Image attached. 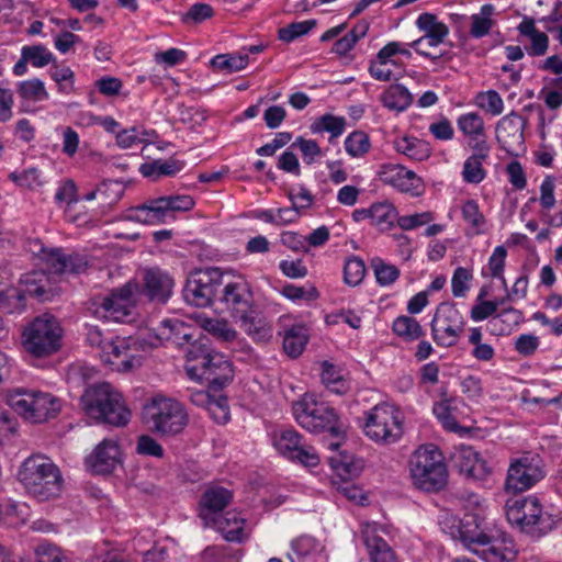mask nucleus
Listing matches in <instances>:
<instances>
[{
	"label": "nucleus",
	"mask_w": 562,
	"mask_h": 562,
	"mask_svg": "<svg viewBox=\"0 0 562 562\" xmlns=\"http://www.w3.org/2000/svg\"><path fill=\"white\" fill-rule=\"evenodd\" d=\"M459 537L464 547L484 562H504L510 551L503 548L498 538L488 535L479 524L477 517L468 515L458 527Z\"/></svg>",
	"instance_id": "obj_7"
},
{
	"label": "nucleus",
	"mask_w": 562,
	"mask_h": 562,
	"mask_svg": "<svg viewBox=\"0 0 562 562\" xmlns=\"http://www.w3.org/2000/svg\"><path fill=\"white\" fill-rule=\"evenodd\" d=\"M452 461L460 473L467 477L482 481L490 474L486 461L471 446L461 445L453 453Z\"/></svg>",
	"instance_id": "obj_23"
},
{
	"label": "nucleus",
	"mask_w": 562,
	"mask_h": 562,
	"mask_svg": "<svg viewBox=\"0 0 562 562\" xmlns=\"http://www.w3.org/2000/svg\"><path fill=\"white\" fill-rule=\"evenodd\" d=\"M195 331V328L192 326L180 319L172 318L161 321L158 336L160 339H165L177 347L182 348L187 346V350L196 340L194 339Z\"/></svg>",
	"instance_id": "obj_30"
},
{
	"label": "nucleus",
	"mask_w": 562,
	"mask_h": 562,
	"mask_svg": "<svg viewBox=\"0 0 562 562\" xmlns=\"http://www.w3.org/2000/svg\"><path fill=\"white\" fill-rule=\"evenodd\" d=\"M308 340V330L304 325H293L283 337V349L291 358H297Z\"/></svg>",
	"instance_id": "obj_37"
},
{
	"label": "nucleus",
	"mask_w": 562,
	"mask_h": 562,
	"mask_svg": "<svg viewBox=\"0 0 562 562\" xmlns=\"http://www.w3.org/2000/svg\"><path fill=\"white\" fill-rule=\"evenodd\" d=\"M539 498L533 495L507 499L505 513L508 522L518 527L522 532V527L528 522L532 513H539Z\"/></svg>",
	"instance_id": "obj_28"
},
{
	"label": "nucleus",
	"mask_w": 562,
	"mask_h": 562,
	"mask_svg": "<svg viewBox=\"0 0 562 562\" xmlns=\"http://www.w3.org/2000/svg\"><path fill=\"white\" fill-rule=\"evenodd\" d=\"M379 177L383 183L402 192L419 195L423 191L422 179L413 170L406 169L402 165H384L379 172Z\"/></svg>",
	"instance_id": "obj_20"
},
{
	"label": "nucleus",
	"mask_w": 562,
	"mask_h": 562,
	"mask_svg": "<svg viewBox=\"0 0 562 562\" xmlns=\"http://www.w3.org/2000/svg\"><path fill=\"white\" fill-rule=\"evenodd\" d=\"M396 217L395 207L389 202H378L371 205V223L382 229L393 225Z\"/></svg>",
	"instance_id": "obj_47"
},
{
	"label": "nucleus",
	"mask_w": 562,
	"mask_h": 562,
	"mask_svg": "<svg viewBox=\"0 0 562 562\" xmlns=\"http://www.w3.org/2000/svg\"><path fill=\"white\" fill-rule=\"evenodd\" d=\"M136 286L127 283L112 291L108 296L93 297L89 311L97 317L116 323H130L134 319V292Z\"/></svg>",
	"instance_id": "obj_12"
},
{
	"label": "nucleus",
	"mask_w": 562,
	"mask_h": 562,
	"mask_svg": "<svg viewBox=\"0 0 562 562\" xmlns=\"http://www.w3.org/2000/svg\"><path fill=\"white\" fill-rule=\"evenodd\" d=\"M295 420L311 432L328 431L334 436L340 432L339 417L327 403L317 402L313 395L304 394L293 404Z\"/></svg>",
	"instance_id": "obj_9"
},
{
	"label": "nucleus",
	"mask_w": 562,
	"mask_h": 562,
	"mask_svg": "<svg viewBox=\"0 0 562 562\" xmlns=\"http://www.w3.org/2000/svg\"><path fill=\"white\" fill-rule=\"evenodd\" d=\"M507 256V251L504 246H497L492 256L488 259V269L490 273L493 278H497L502 280L504 286H506V280L503 276V270L505 266V259Z\"/></svg>",
	"instance_id": "obj_62"
},
{
	"label": "nucleus",
	"mask_w": 562,
	"mask_h": 562,
	"mask_svg": "<svg viewBox=\"0 0 562 562\" xmlns=\"http://www.w3.org/2000/svg\"><path fill=\"white\" fill-rule=\"evenodd\" d=\"M202 327L211 335L223 341H233L237 337V331L226 319L205 318Z\"/></svg>",
	"instance_id": "obj_48"
},
{
	"label": "nucleus",
	"mask_w": 562,
	"mask_h": 562,
	"mask_svg": "<svg viewBox=\"0 0 562 562\" xmlns=\"http://www.w3.org/2000/svg\"><path fill=\"white\" fill-rule=\"evenodd\" d=\"M25 59L35 68H43L56 61L54 54L44 45H25L22 48Z\"/></svg>",
	"instance_id": "obj_45"
},
{
	"label": "nucleus",
	"mask_w": 562,
	"mask_h": 562,
	"mask_svg": "<svg viewBox=\"0 0 562 562\" xmlns=\"http://www.w3.org/2000/svg\"><path fill=\"white\" fill-rule=\"evenodd\" d=\"M291 548L292 553H289V558L292 562H306L321 551L318 542L311 536L296 538L292 541Z\"/></svg>",
	"instance_id": "obj_41"
},
{
	"label": "nucleus",
	"mask_w": 562,
	"mask_h": 562,
	"mask_svg": "<svg viewBox=\"0 0 562 562\" xmlns=\"http://www.w3.org/2000/svg\"><path fill=\"white\" fill-rule=\"evenodd\" d=\"M366 274V266L362 259L352 256L346 260L344 267V280L348 285L360 284Z\"/></svg>",
	"instance_id": "obj_54"
},
{
	"label": "nucleus",
	"mask_w": 562,
	"mask_h": 562,
	"mask_svg": "<svg viewBox=\"0 0 562 562\" xmlns=\"http://www.w3.org/2000/svg\"><path fill=\"white\" fill-rule=\"evenodd\" d=\"M434 414L439 419L445 429L458 434L463 431V427H461L456 420L447 402L435 404Z\"/></svg>",
	"instance_id": "obj_59"
},
{
	"label": "nucleus",
	"mask_w": 562,
	"mask_h": 562,
	"mask_svg": "<svg viewBox=\"0 0 562 562\" xmlns=\"http://www.w3.org/2000/svg\"><path fill=\"white\" fill-rule=\"evenodd\" d=\"M495 12L493 4H484L481 7L480 12L471 16L470 35L473 38H481L490 34L495 21L492 19Z\"/></svg>",
	"instance_id": "obj_40"
},
{
	"label": "nucleus",
	"mask_w": 562,
	"mask_h": 562,
	"mask_svg": "<svg viewBox=\"0 0 562 562\" xmlns=\"http://www.w3.org/2000/svg\"><path fill=\"white\" fill-rule=\"evenodd\" d=\"M382 104L394 111H404L413 102V95L403 85H391L380 98Z\"/></svg>",
	"instance_id": "obj_36"
},
{
	"label": "nucleus",
	"mask_w": 562,
	"mask_h": 562,
	"mask_svg": "<svg viewBox=\"0 0 562 562\" xmlns=\"http://www.w3.org/2000/svg\"><path fill=\"white\" fill-rule=\"evenodd\" d=\"M145 417L150 429L161 436H175L188 424V415L182 404L164 396L154 397L145 406Z\"/></svg>",
	"instance_id": "obj_11"
},
{
	"label": "nucleus",
	"mask_w": 562,
	"mask_h": 562,
	"mask_svg": "<svg viewBox=\"0 0 562 562\" xmlns=\"http://www.w3.org/2000/svg\"><path fill=\"white\" fill-rule=\"evenodd\" d=\"M282 295L291 301H314L318 297V291L314 286H297L294 284H286L281 291Z\"/></svg>",
	"instance_id": "obj_61"
},
{
	"label": "nucleus",
	"mask_w": 562,
	"mask_h": 562,
	"mask_svg": "<svg viewBox=\"0 0 562 562\" xmlns=\"http://www.w3.org/2000/svg\"><path fill=\"white\" fill-rule=\"evenodd\" d=\"M369 136L361 131L350 133L345 139V149L351 157H361L370 150Z\"/></svg>",
	"instance_id": "obj_51"
},
{
	"label": "nucleus",
	"mask_w": 562,
	"mask_h": 562,
	"mask_svg": "<svg viewBox=\"0 0 562 562\" xmlns=\"http://www.w3.org/2000/svg\"><path fill=\"white\" fill-rule=\"evenodd\" d=\"M19 481L29 494L40 502L57 497L61 493L63 477L59 469L45 456H31L21 465Z\"/></svg>",
	"instance_id": "obj_3"
},
{
	"label": "nucleus",
	"mask_w": 562,
	"mask_h": 562,
	"mask_svg": "<svg viewBox=\"0 0 562 562\" xmlns=\"http://www.w3.org/2000/svg\"><path fill=\"white\" fill-rule=\"evenodd\" d=\"M206 411L218 424H225L229 420V409L225 396H220L218 398L211 397Z\"/></svg>",
	"instance_id": "obj_64"
},
{
	"label": "nucleus",
	"mask_w": 562,
	"mask_h": 562,
	"mask_svg": "<svg viewBox=\"0 0 562 562\" xmlns=\"http://www.w3.org/2000/svg\"><path fill=\"white\" fill-rule=\"evenodd\" d=\"M517 30L520 35L528 37L530 41V45L526 47L529 56L539 57L546 55L549 48V37L536 27L532 18H524L518 24Z\"/></svg>",
	"instance_id": "obj_33"
},
{
	"label": "nucleus",
	"mask_w": 562,
	"mask_h": 562,
	"mask_svg": "<svg viewBox=\"0 0 562 562\" xmlns=\"http://www.w3.org/2000/svg\"><path fill=\"white\" fill-rule=\"evenodd\" d=\"M559 521V515L546 509L539 502V513H532L528 522L522 527V532L533 538H540L555 529Z\"/></svg>",
	"instance_id": "obj_34"
},
{
	"label": "nucleus",
	"mask_w": 562,
	"mask_h": 562,
	"mask_svg": "<svg viewBox=\"0 0 562 562\" xmlns=\"http://www.w3.org/2000/svg\"><path fill=\"white\" fill-rule=\"evenodd\" d=\"M473 274L471 270L458 267L452 276L451 279V290L452 294L456 297H463L465 296L467 292L469 291V282L472 280Z\"/></svg>",
	"instance_id": "obj_58"
},
{
	"label": "nucleus",
	"mask_w": 562,
	"mask_h": 562,
	"mask_svg": "<svg viewBox=\"0 0 562 562\" xmlns=\"http://www.w3.org/2000/svg\"><path fill=\"white\" fill-rule=\"evenodd\" d=\"M9 406L24 419L37 424L57 416L60 400L50 393L15 389L8 395Z\"/></svg>",
	"instance_id": "obj_5"
},
{
	"label": "nucleus",
	"mask_w": 562,
	"mask_h": 562,
	"mask_svg": "<svg viewBox=\"0 0 562 562\" xmlns=\"http://www.w3.org/2000/svg\"><path fill=\"white\" fill-rule=\"evenodd\" d=\"M457 123L459 130L468 137L485 133L483 119L477 113L470 112L462 114Z\"/></svg>",
	"instance_id": "obj_55"
},
{
	"label": "nucleus",
	"mask_w": 562,
	"mask_h": 562,
	"mask_svg": "<svg viewBox=\"0 0 562 562\" xmlns=\"http://www.w3.org/2000/svg\"><path fill=\"white\" fill-rule=\"evenodd\" d=\"M394 148L397 153L418 161L427 159L431 153L427 142L408 136L396 138L394 140Z\"/></svg>",
	"instance_id": "obj_35"
},
{
	"label": "nucleus",
	"mask_w": 562,
	"mask_h": 562,
	"mask_svg": "<svg viewBox=\"0 0 562 562\" xmlns=\"http://www.w3.org/2000/svg\"><path fill=\"white\" fill-rule=\"evenodd\" d=\"M272 445L284 458L308 468L318 465L321 458L314 447L306 443L294 429H280L272 434Z\"/></svg>",
	"instance_id": "obj_15"
},
{
	"label": "nucleus",
	"mask_w": 562,
	"mask_h": 562,
	"mask_svg": "<svg viewBox=\"0 0 562 562\" xmlns=\"http://www.w3.org/2000/svg\"><path fill=\"white\" fill-rule=\"evenodd\" d=\"M417 29L423 32V36L408 43L418 55L437 61L443 54L432 55L430 52L424 49L425 43L429 47H437L445 42L449 34V27L438 20L434 13L425 12L418 15L416 20Z\"/></svg>",
	"instance_id": "obj_19"
},
{
	"label": "nucleus",
	"mask_w": 562,
	"mask_h": 562,
	"mask_svg": "<svg viewBox=\"0 0 562 562\" xmlns=\"http://www.w3.org/2000/svg\"><path fill=\"white\" fill-rule=\"evenodd\" d=\"M249 63L248 54H220L211 59V66L218 71L227 74L237 72L246 68Z\"/></svg>",
	"instance_id": "obj_43"
},
{
	"label": "nucleus",
	"mask_w": 562,
	"mask_h": 562,
	"mask_svg": "<svg viewBox=\"0 0 562 562\" xmlns=\"http://www.w3.org/2000/svg\"><path fill=\"white\" fill-rule=\"evenodd\" d=\"M484 161V159L476 158V156H469L461 172L463 181L473 184L481 183L486 177V170L483 167Z\"/></svg>",
	"instance_id": "obj_49"
},
{
	"label": "nucleus",
	"mask_w": 562,
	"mask_h": 562,
	"mask_svg": "<svg viewBox=\"0 0 562 562\" xmlns=\"http://www.w3.org/2000/svg\"><path fill=\"white\" fill-rule=\"evenodd\" d=\"M120 447L112 439H104L88 457L87 464L94 473L105 474L114 470L120 462Z\"/></svg>",
	"instance_id": "obj_26"
},
{
	"label": "nucleus",
	"mask_w": 562,
	"mask_h": 562,
	"mask_svg": "<svg viewBox=\"0 0 562 562\" xmlns=\"http://www.w3.org/2000/svg\"><path fill=\"white\" fill-rule=\"evenodd\" d=\"M63 329L57 318L44 314L35 317L22 331L24 350L35 358H45L60 348Z\"/></svg>",
	"instance_id": "obj_4"
},
{
	"label": "nucleus",
	"mask_w": 562,
	"mask_h": 562,
	"mask_svg": "<svg viewBox=\"0 0 562 562\" xmlns=\"http://www.w3.org/2000/svg\"><path fill=\"white\" fill-rule=\"evenodd\" d=\"M347 121L344 116L325 114L321 116L313 125L315 132H328L330 137L340 136L346 128Z\"/></svg>",
	"instance_id": "obj_50"
},
{
	"label": "nucleus",
	"mask_w": 562,
	"mask_h": 562,
	"mask_svg": "<svg viewBox=\"0 0 562 562\" xmlns=\"http://www.w3.org/2000/svg\"><path fill=\"white\" fill-rule=\"evenodd\" d=\"M235 322L254 341L266 342L272 338V324L258 311L257 305Z\"/></svg>",
	"instance_id": "obj_29"
},
{
	"label": "nucleus",
	"mask_w": 562,
	"mask_h": 562,
	"mask_svg": "<svg viewBox=\"0 0 562 562\" xmlns=\"http://www.w3.org/2000/svg\"><path fill=\"white\" fill-rule=\"evenodd\" d=\"M81 403L87 415L97 420L116 426H125L131 418L122 394L110 383L93 384L86 389Z\"/></svg>",
	"instance_id": "obj_2"
},
{
	"label": "nucleus",
	"mask_w": 562,
	"mask_h": 562,
	"mask_svg": "<svg viewBox=\"0 0 562 562\" xmlns=\"http://www.w3.org/2000/svg\"><path fill=\"white\" fill-rule=\"evenodd\" d=\"M224 537L225 540L231 542L243 541L245 533V518L235 510L226 512L210 521Z\"/></svg>",
	"instance_id": "obj_32"
},
{
	"label": "nucleus",
	"mask_w": 562,
	"mask_h": 562,
	"mask_svg": "<svg viewBox=\"0 0 562 562\" xmlns=\"http://www.w3.org/2000/svg\"><path fill=\"white\" fill-rule=\"evenodd\" d=\"M193 206V198L187 194L160 196L132 207L127 218L146 225L167 224L176 220L177 212H188Z\"/></svg>",
	"instance_id": "obj_6"
},
{
	"label": "nucleus",
	"mask_w": 562,
	"mask_h": 562,
	"mask_svg": "<svg viewBox=\"0 0 562 562\" xmlns=\"http://www.w3.org/2000/svg\"><path fill=\"white\" fill-rule=\"evenodd\" d=\"M218 302L234 321L256 306L252 288L243 276L227 282L223 281Z\"/></svg>",
	"instance_id": "obj_17"
},
{
	"label": "nucleus",
	"mask_w": 562,
	"mask_h": 562,
	"mask_svg": "<svg viewBox=\"0 0 562 562\" xmlns=\"http://www.w3.org/2000/svg\"><path fill=\"white\" fill-rule=\"evenodd\" d=\"M392 66L403 69V63L395 57L390 45L385 44L378 52L375 57L370 60L368 71L370 76L378 81H396L400 79L401 72L393 71L391 69Z\"/></svg>",
	"instance_id": "obj_25"
},
{
	"label": "nucleus",
	"mask_w": 562,
	"mask_h": 562,
	"mask_svg": "<svg viewBox=\"0 0 562 562\" xmlns=\"http://www.w3.org/2000/svg\"><path fill=\"white\" fill-rule=\"evenodd\" d=\"M223 276L218 268H207L193 273L183 289L184 300L196 307H206L220 294Z\"/></svg>",
	"instance_id": "obj_14"
},
{
	"label": "nucleus",
	"mask_w": 562,
	"mask_h": 562,
	"mask_svg": "<svg viewBox=\"0 0 562 562\" xmlns=\"http://www.w3.org/2000/svg\"><path fill=\"white\" fill-rule=\"evenodd\" d=\"M544 477L543 462L537 454H526L514 460L507 471L506 491L520 493L531 488Z\"/></svg>",
	"instance_id": "obj_16"
},
{
	"label": "nucleus",
	"mask_w": 562,
	"mask_h": 562,
	"mask_svg": "<svg viewBox=\"0 0 562 562\" xmlns=\"http://www.w3.org/2000/svg\"><path fill=\"white\" fill-rule=\"evenodd\" d=\"M409 472L414 485L426 492L439 491L447 483V468L436 449H417L411 457Z\"/></svg>",
	"instance_id": "obj_8"
},
{
	"label": "nucleus",
	"mask_w": 562,
	"mask_h": 562,
	"mask_svg": "<svg viewBox=\"0 0 562 562\" xmlns=\"http://www.w3.org/2000/svg\"><path fill=\"white\" fill-rule=\"evenodd\" d=\"M465 326L461 312L451 303H441L430 322L434 341L443 348L456 346Z\"/></svg>",
	"instance_id": "obj_13"
},
{
	"label": "nucleus",
	"mask_w": 562,
	"mask_h": 562,
	"mask_svg": "<svg viewBox=\"0 0 562 562\" xmlns=\"http://www.w3.org/2000/svg\"><path fill=\"white\" fill-rule=\"evenodd\" d=\"M551 86L553 89H542L540 93L546 105L551 110H555L562 105V76L552 79Z\"/></svg>",
	"instance_id": "obj_63"
},
{
	"label": "nucleus",
	"mask_w": 562,
	"mask_h": 562,
	"mask_svg": "<svg viewBox=\"0 0 562 562\" xmlns=\"http://www.w3.org/2000/svg\"><path fill=\"white\" fill-rule=\"evenodd\" d=\"M36 562H66V555L59 547L42 542L35 549Z\"/></svg>",
	"instance_id": "obj_60"
},
{
	"label": "nucleus",
	"mask_w": 562,
	"mask_h": 562,
	"mask_svg": "<svg viewBox=\"0 0 562 562\" xmlns=\"http://www.w3.org/2000/svg\"><path fill=\"white\" fill-rule=\"evenodd\" d=\"M49 266L55 273L79 274L88 269V259L79 254H65L60 249H55L49 256Z\"/></svg>",
	"instance_id": "obj_31"
},
{
	"label": "nucleus",
	"mask_w": 562,
	"mask_h": 562,
	"mask_svg": "<svg viewBox=\"0 0 562 562\" xmlns=\"http://www.w3.org/2000/svg\"><path fill=\"white\" fill-rule=\"evenodd\" d=\"M371 266L374 271L376 282L382 286L393 284L400 276V270L395 266L389 265L380 258H373Z\"/></svg>",
	"instance_id": "obj_52"
},
{
	"label": "nucleus",
	"mask_w": 562,
	"mask_h": 562,
	"mask_svg": "<svg viewBox=\"0 0 562 562\" xmlns=\"http://www.w3.org/2000/svg\"><path fill=\"white\" fill-rule=\"evenodd\" d=\"M50 78L58 85L61 93H71L75 90V74L69 67H54L49 71Z\"/></svg>",
	"instance_id": "obj_57"
},
{
	"label": "nucleus",
	"mask_w": 562,
	"mask_h": 562,
	"mask_svg": "<svg viewBox=\"0 0 562 562\" xmlns=\"http://www.w3.org/2000/svg\"><path fill=\"white\" fill-rule=\"evenodd\" d=\"M184 369L190 379L206 383L212 391L222 390L234 376L231 361L207 346L203 338L186 350Z\"/></svg>",
	"instance_id": "obj_1"
},
{
	"label": "nucleus",
	"mask_w": 562,
	"mask_h": 562,
	"mask_svg": "<svg viewBox=\"0 0 562 562\" xmlns=\"http://www.w3.org/2000/svg\"><path fill=\"white\" fill-rule=\"evenodd\" d=\"M321 367L322 382L325 384V386L334 393H345L348 389V385L344 378L342 370L328 361H323Z\"/></svg>",
	"instance_id": "obj_42"
},
{
	"label": "nucleus",
	"mask_w": 562,
	"mask_h": 562,
	"mask_svg": "<svg viewBox=\"0 0 562 562\" xmlns=\"http://www.w3.org/2000/svg\"><path fill=\"white\" fill-rule=\"evenodd\" d=\"M316 25L315 20L294 22L279 30V40L290 43L307 34Z\"/></svg>",
	"instance_id": "obj_56"
},
{
	"label": "nucleus",
	"mask_w": 562,
	"mask_h": 562,
	"mask_svg": "<svg viewBox=\"0 0 562 562\" xmlns=\"http://www.w3.org/2000/svg\"><path fill=\"white\" fill-rule=\"evenodd\" d=\"M139 348V341L133 337H115L105 342L104 351L100 356L117 371L127 372L142 364Z\"/></svg>",
	"instance_id": "obj_18"
},
{
	"label": "nucleus",
	"mask_w": 562,
	"mask_h": 562,
	"mask_svg": "<svg viewBox=\"0 0 562 562\" xmlns=\"http://www.w3.org/2000/svg\"><path fill=\"white\" fill-rule=\"evenodd\" d=\"M392 329L404 341H415L425 335L419 322L407 315H401L393 321Z\"/></svg>",
	"instance_id": "obj_39"
},
{
	"label": "nucleus",
	"mask_w": 562,
	"mask_h": 562,
	"mask_svg": "<svg viewBox=\"0 0 562 562\" xmlns=\"http://www.w3.org/2000/svg\"><path fill=\"white\" fill-rule=\"evenodd\" d=\"M16 92L24 101L42 102L49 98L44 82L38 78L19 82L16 86Z\"/></svg>",
	"instance_id": "obj_44"
},
{
	"label": "nucleus",
	"mask_w": 562,
	"mask_h": 562,
	"mask_svg": "<svg viewBox=\"0 0 562 562\" xmlns=\"http://www.w3.org/2000/svg\"><path fill=\"white\" fill-rule=\"evenodd\" d=\"M184 162L178 159H157L140 166V172L145 177H172L180 172Z\"/></svg>",
	"instance_id": "obj_38"
},
{
	"label": "nucleus",
	"mask_w": 562,
	"mask_h": 562,
	"mask_svg": "<svg viewBox=\"0 0 562 562\" xmlns=\"http://www.w3.org/2000/svg\"><path fill=\"white\" fill-rule=\"evenodd\" d=\"M175 286L173 278L159 268H149L144 272V290L151 302L166 303Z\"/></svg>",
	"instance_id": "obj_24"
},
{
	"label": "nucleus",
	"mask_w": 562,
	"mask_h": 562,
	"mask_svg": "<svg viewBox=\"0 0 562 562\" xmlns=\"http://www.w3.org/2000/svg\"><path fill=\"white\" fill-rule=\"evenodd\" d=\"M462 217L470 225L471 234L479 235L483 233L485 217L480 211L475 200H467L462 205Z\"/></svg>",
	"instance_id": "obj_46"
},
{
	"label": "nucleus",
	"mask_w": 562,
	"mask_h": 562,
	"mask_svg": "<svg viewBox=\"0 0 562 562\" xmlns=\"http://www.w3.org/2000/svg\"><path fill=\"white\" fill-rule=\"evenodd\" d=\"M232 499L233 494L229 490L216 485L207 487L200 499V517L210 524L212 518L221 515Z\"/></svg>",
	"instance_id": "obj_27"
},
{
	"label": "nucleus",
	"mask_w": 562,
	"mask_h": 562,
	"mask_svg": "<svg viewBox=\"0 0 562 562\" xmlns=\"http://www.w3.org/2000/svg\"><path fill=\"white\" fill-rule=\"evenodd\" d=\"M385 528L378 522H366L361 526V536L371 562H396L390 544L382 538Z\"/></svg>",
	"instance_id": "obj_21"
},
{
	"label": "nucleus",
	"mask_w": 562,
	"mask_h": 562,
	"mask_svg": "<svg viewBox=\"0 0 562 562\" xmlns=\"http://www.w3.org/2000/svg\"><path fill=\"white\" fill-rule=\"evenodd\" d=\"M476 105L492 115H499L504 110V102L495 90L480 92L475 98Z\"/></svg>",
	"instance_id": "obj_53"
},
{
	"label": "nucleus",
	"mask_w": 562,
	"mask_h": 562,
	"mask_svg": "<svg viewBox=\"0 0 562 562\" xmlns=\"http://www.w3.org/2000/svg\"><path fill=\"white\" fill-rule=\"evenodd\" d=\"M25 290L15 286H0V310L4 313L21 312L24 308L25 295L42 299L45 290L36 284V279L26 277L24 280Z\"/></svg>",
	"instance_id": "obj_22"
},
{
	"label": "nucleus",
	"mask_w": 562,
	"mask_h": 562,
	"mask_svg": "<svg viewBox=\"0 0 562 562\" xmlns=\"http://www.w3.org/2000/svg\"><path fill=\"white\" fill-rule=\"evenodd\" d=\"M363 431L372 441L392 445L403 436L402 416L395 406L382 403L366 413Z\"/></svg>",
	"instance_id": "obj_10"
}]
</instances>
